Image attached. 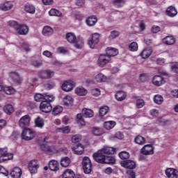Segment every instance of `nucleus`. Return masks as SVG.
<instances>
[{
	"mask_svg": "<svg viewBox=\"0 0 178 178\" xmlns=\"http://www.w3.org/2000/svg\"><path fill=\"white\" fill-rule=\"evenodd\" d=\"M99 42V34L94 33L92 35L91 38L88 41V44L89 45L90 48H95V45Z\"/></svg>",
	"mask_w": 178,
	"mask_h": 178,
	"instance_id": "nucleus-11",
	"label": "nucleus"
},
{
	"mask_svg": "<svg viewBox=\"0 0 178 178\" xmlns=\"http://www.w3.org/2000/svg\"><path fill=\"white\" fill-rule=\"evenodd\" d=\"M3 92L7 94V95H12L15 94V90L12 87H4Z\"/></svg>",
	"mask_w": 178,
	"mask_h": 178,
	"instance_id": "nucleus-50",
	"label": "nucleus"
},
{
	"mask_svg": "<svg viewBox=\"0 0 178 178\" xmlns=\"http://www.w3.org/2000/svg\"><path fill=\"white\" fill-rule=\"evenodd\" d=\"M95 79L97 83H102L104 81H106V76L102 73H99L95 76Z\"/></svg>",
	"mask_w": 178,
	"mask_h": 178,
	"instance_id": "nucleus-39",
	"label": "nucleus"
},
{
	"mask_svg": "<svg viewBox=\"0 0 178 178\" xmlns=\"http://www.w3.org/2000/svg\"><path fill=\"white\" fill-rule=\"evenodd\" d=\"M13 8V4L10 1H7L0 5L1 10H10Z\"/></svg>",
	"mask_w": 178,
	"mask_h": 178,
	"instance_id": "nucleus-28",
	"label": "nucleus"
},
{
	"mask_svg": "<svg viewBox=\"0 0 178 178\" xmlns=\"http://www.w3.org/2000/svg\"><path fill=\"white\" fill-rule=\"evenodd\" d=\"M63 111V108H62V106H56L53 108L52 114L54 115H59V113H62Z\"/></svg>",
	"mask_w": 178,
	"mask_h": 178,
	"instance_id": "nucleus-48",
	"label": "nucleus"
},
{
	"mask_svg": "<svg viewBox=\"0 0 178 178\" xmlns=\"http://www.w3.org/2000/svg\"><path fill=\"white\" fill-rule=\"evenodd\" d=\"M129 51H137V49H138V44H137V42H133L129 44Z\"/></svg>",
	"mask_w": 178,
	"mask_h": 178,
	"instance_id": "nucleus-54",
	"label": "nucleus"
},
{
	"mask_svg": "<svg viewBox=\"0 0 178 178\" xmlns=\"http://www.w3.org/2000/svg\"><path fill=\"white\" fill-rule=\"evenodd\" d=\"M92 133L94 134V136H99L104 134V131L101 128L93 127L92 129Z\"/></svg>",
	"mask_w": 178,
	"mask_h": 178,
	"instance_id": "nucleus-43",
	"label": "nucleus"
},
{
	"mask_svg": "<svg viewBox=\"0 0 178 178\" xmlns=\"http://www.w3.org/2000/svg\"><path fill=\"white\" fill-rule=\"evenodd\" d=\"M15 31L21 35H26L29 33V26L24 24H19Z\"/></svg>",
	"mask_w": 178,
	"mask_h": 178,
	"instance_id": "nucleus-18",
	"label": "nucleus"
},
{
	"mask_svg": "<svg viewBox=\"0 0 178 178\" xmlns=\"http://www.w3.org/2000/svg\"><path fill=\"white\" fill-rule=\"evenodd\" d=\"M56 86V83L54 81H50L47 83L44 84V88L47 90H52Z\"/></svg>",
	"mask_w": 178,
	"mask_h": 178,
	"instance_id": "nucleus-52",
	"label": "nucleus"
},
{
	"mask_svg": "<svg viewBox=\"0 0 178 178\" xmlns=\"http://www.w3.org/2000/svg\"><path fill=\"white\" fill-rule=\"evenodd\" d=\"M82 165L84 173H86V175H90V173L92 172V163H91V160L89 157L85 156L83 159Z\"/></svg>",
	"mask_w": 178,
	"mask_h": 178,
	"instance_id": "nucleus-3",
	"label": "nucleus"
},
{
	"mask_svg": "<svg viewBox=\"0 0 178 178\" xmlns=\"http://www.w3.org/2000/svg\"><path fill=\"white\" fill-rule=\"evenodd\" d=\"M10 175L12 178H20L22 177V169L19 167L14 168L10 172Z\"/></svg>",
	"mask_w": 178,
	"mask_h": 178,
	"instance_id": "nucleus-19",
	"label": "nucleus"
},
{
	"mask_svg": "<svg viewBox=\"0 0 178 178\" xmlns=\"http://www.w3.org/2000/svg\"><path fill=\"white\" fill-rule=\"evenodd\" d=\"M154 101L155 104H157L158 105L162 104V102H163V97L161 95H156L154 97Z\"/></svg>",
	"mask_w": 178,
	"mask_h": 178,
	"instance_id": "nucleus-47",
	"label": "nucleus"
},
{
	"mask_svg": "<svg viewBox=\"0 0 178 178\" xmlns=\"http://www.w3.org/2000/svg\"><path fill=\"white\" fill-rule=\"evenodd\" d=\"M118 155L120 159H129L130 158V154L126 151L120 152Z\"/></svg>",
	"mask_w": 178,
	"mask_h": 178,
	"instance_id": "nucleus-51",
	"label": "nucleus"
},
{
	"mask_svg": "<svg viewBox=\"0 0 178 178\" xmlns=\"http://www.w3.org/2000/svg\"><path fill=\"white\" fill-rule=\"evenodd\" d=\"M121 166L126 169H135L136 163L131 160H125L121 162Z\"/></svg>",
	"mask_w": 178,
	"mask_h": 178,
	"instance_id": "nucleus-15",
	"label": "nucleus"
},
{
	"mask_svg": "<svg viewBox=\"0 0 178 178\" xmlns=\"http://www.w3.org/2000/svg\"><path fill=\"white\" fill-rule=\"evenodd\" d=\"M8 26H10V27H13L15 30H17V27L19 26V24H17L15 21H9L8 22Z\"/></svg>",
	"mask_w": 178,
	"mask_h": 178,
	"instance_id": "nucleus-60",
	"label": "nucleus"
},
{
	"mask_svg": "<svg viewBox=\"0 0 178 178\" xmlns=\"http://www.w3.org/2000/svg\"><path fill=\"white\" fill-rule=\"evenodd\" d=\"M86 22L88 26H89L90 27H92V26H95V23H97V19L95 16H91L89 17Z\"/></svg>",
	"mask_w": 178,
	"mask_h": 178,
	"instance_id": "nucleus-32",
	"label": "nucleus"
},
{
	"mask_svg": "<svg viewBox=\"0 0 178 178\" xmlns=\"http://www.w3.org/2000/svg\"><path fill=\"white\" fill-rule=\"evenodd\" d=\"M166 13L170 17H175V16L177 15V10H176V8L171 6L167 8Z\"/></svg>",
	"mask_w": 178,
	"mask_h": 178,
	"instance_id": "nucleus-26",
	"label": "nucleus"
},
{
	"mask_svg": "<svg viewBox=\"0 0 178 178\" xmlns=\"http://www.w3.org/2000/svg\"><path fill=\"white\" fill-rule=\"evenodd\" d=\"M35 124L36 127H40V129H42V127H44V120L40 117H38L35 120Z\"/></svg>",
	"mask_w": 178,
	"mask_h": 178,
	"instance_id": "nucleus-45",
	"label": "nucleus"
},
{
	"mask_svg": "<svg viewBox=\"0 0 178 178\" xmlns=\"http://www.w3.org/2000/svg\"><path fill=\"white\" fill-rule=\"evenodd\" d=\"M119 54V51H118V49H115L113 47H108L106 49V55L107 56H109L110 59L113 58V56H116Z\"/></svg>",
	"mask_w": 178,
	"mask_h": 178,
	"instance_id": "nucleus-21",
	"label": "nucleus"
},
{
	"mask_svg": "<svg viewBox=\"0 0 178 178\" xmlns=\"http://www.w3.org/2000/svg\"><path fill=\"white\" fill-rule=\"evenodd\" d=\"M72 151L76 155H81L84 152V146L79 143L74 144L72 147Z\"/></svg>",
	"mask_w": 178,
	"mask_h": 178,
	"instance_id": "nucleus-16",
	"label": "nucleus"
},
{
	"mask_svg": "<svg viewBox=\"0 0 178 178\" xmlns=\"http://www.w3.org/2000/svg\"><path fill=\"white\" fill-rule=\"evenodd\" d=\"M49 168L52 172H58L59 170V163L55 160H51L49 163Z\"/></svg>",
	"mask_w": 178,
	"mask_h": 178,
	"instance_id": "nucleus-23",
	"label": "nucleus"
},
{
	"mask_svg": "<svg viewBox=\"0 0 178 178\" xmlns=\"http://www.w3.org/2000/svg\"><path fill=\"white\" fill-rule=\"evenodd\" d=\"M63 178H74V172L72 170H67L63 173Z\"/></svg>",
	"mask_w": 178,
	"mask_h": 178,
	"instance_id": "nucleus-37",
	"label": "nucleus"
},
{
	"mask_svg": "<svg viewBox=\"0 0 178 178\" xmlns=\"http://www.w3.org/2000/svg\"><path fill=\"white\" fill-rule=\"evenodd\" d=\"M115 126H116V122L115 121H106L104 123V127L106 130H112Z\"/></svg>",
	"mask_w": 178,
	"mask_h": 178,
	"instance_id": "nucleus-31",
	"label": "nucleus"
},
{
	"mask_svg": "<svg viewBox=\"0 0 178 178\" xmlns=\"http://www.w3.org/2000/svg\"><path fill=\"white\" fill-rule=\"evenodd\" d=\"M57 51H58V54H67V52H69V51L66 49V48H65V47H58V48L57 49Z\"/></svg>",
	"mask_w": 178,
	"mask_h": 178,
	"instance_id": "nucleus-62",
	"label": "nucleus"
},
{
	"mask_svg": "<svg viewBox=\"0 0 178 178\" xmlns=\"http://www.w3.org/2000/svg\"><path fill=\"white\" fill-rule=\"evenodd\" d=\"M151 54H152V49H145L141 53H140V56L143 59H147V58H149L151 56Z\"/></svg>",
	"mask_w": 178,
	"mask_h": 178,
	"instance_id": "nucleus-34",
	"label": "nucleus"
},
{
	"mask_svg": "<svg viewBox=\"0 0 178 178\" xmlns=\"http://www.w3.org/2000/svg\"><path fill=\"white\" fill-rule=\"evenodd\" d=\"M3 111L5 113H7V115H12L13 112H15V108H13V106L12 104H6L3 107Z\"/></svg>",
	"mask_w": 178,
	"mask_h": 178,
	"instance_id": "nucleus-35",
	"label": "nucleus"
},
{
	"mask_svg": "<svg viewBox=\"0 0 178 178\" xmlns=\"http://www.w3.org/2000/svg\"><path fill=\"white\" fill-rule=\"evenodd\" d=\"M49 14L50 16H57L58 17L62 16V13L55 8L51 9L49 12Z\"/></svg>",
	"mask_w": 178,
	"mask_h": 178,
	"instance_id": "nucleus-49",
	"label": "nucleus"
},
{
	"mask_svg": "<svg viewBox=\"0 0 178 178\" xmlns=\"http://www.w3.org/2000/svg\"><path fill=\"white\" fill-rule=\"evenodd\" d=\"M119 31H113L111 33V35L109 36L110 40H115L116 37H119Z\"/></svg>",
	"mask_w": 178,
	"mask_h": 178,
	"instance_id": "nucleus-58",
	"label": "nucleus"
},
{
	"mask_svg": "<svg viewBox=\"0 0 178 178\" xmlns=\"http://www.w3.org/2000/svg\"><path fill=\"white\" fill-rule=\"evenodd\" d=\"M139 80H140V81H142V83H144L145 81H147L148 80V75H147V74H140Z\"/></svg>",
	"mask_w": 178,
	"mask_h": 178,
	"instance_id": "nucleus-59",
	"label": "nucleus"
},
{
	"mask_svg": "<svg viewBox=\"0 0 178 178\" xmlns=\"http://www.w3.org/2000/svg\"><path fill=\"white\" fill-rule=\"evenodd\" d=\"M73 44L75 48L77 49H81V48L84 47V39L82 38H78Z\"/></svg>",
	"mask_w": 178,
	"mask_h": 178,
	"instance_id": "nucleus-25",
	"label": "nucleus"
},
{
	"mask_svg": "<svg viewBox=\"0 0 178 178\" xmlns=\"http://www.w3.org/2000/svg\"><path fill=\"white\" fill-rule=\"evenodd\" d=\"M35 137V132L30 128H24L21 134V138L25 141H31Z\"/></svg>",
	"mask_w": 178,
	"mask_h": 178,
	"instance_id": "nucleus-2",
	"label": "nucleus"
},
{
	"mask_svg": "<svg viewBox=\"0 0 178 178\" xmlns=\"http://www.w3.org/2000/svg\"><path fill=\"white\" fill-rule=\"evenodd\" d=\"M35 101L36 102H44L45 101L51 102L54 101V97L52 95L37 93L34 96Z\"/></svg>",
	"mask_w": 178,
	"mask_h": 178,
	"instance_id": "nucleus-4",
	"label": "nucleus"
},
{
	"mask_svg": "<svg viewBox=\"0 0 178 178\" xmlns=\"http://www.w3.org/2000/svg\"><path fill=\"white\" fill-rule=\"evenodd\" d=\"M71 162L72 161L69 157H64L60 160V163L63 168H67V166L70 165Z\"/></svg>",
	"mask_w": 178,
	"mask_h": 178,
	"instance_id": "nucleus-36",
	"label": "nucleus"
},
{
	"mask_svg": "<svg viewBox=\"0 0 178 178\" xmlns=\"http://www.w3.org/2000/svg\"><path fill=\"white\" fill-rule=\"evenodd\" d=\"M72 141L74 143V144H76V143H79V141H81V136L79 134L74 135L72 137Z\"/></svg>",
	"mask_w": 178,
	"mask_h": 178,
	"instance_id": "nucleus-55",
	"label": "nucleus"
},
{
	"mask_svg": "<svg viewBox=\"0 0 178 178\" xmlns=\"http://www.w3.org/2000/svg\"><path fill=\"white\" fill-rule=\"evenodd\" d=\"M56 133H63V134H69L70 133V127H65L63 128L56 129Z\"/></svg>",
	"mask_w": 178,
	"mask_h": 178,
	"instance_id": "nucleus-42",
	"label": "nucleus"
},
{
	"mask_svg": "<svg viewBox=\"0 0 178 178\" xmlns=\"http://www.w3.org/2000/svg\"><path fill=\"white\" fill-rule=\"evenodd\" d=\"M9 76L11 80L14 81V83H16L17 84H22L23 79L20 77V75H19V73L16 72H9Z\"/></svg>",
	"mask_w": 178,
	"mask_h": 178,
	"instance_id": "nucleus-13",
	"label": "nucleus"
},
{
	"mask_svg": "<svg viewBox=\"0 0 178 178\" xmlns=\"http://www.w3.org/2000/svg\"><path fill=\"white\" fill-rule=\"evenodd\" d=\"M171 69L172 72H174V73H178V63H176L175 64L172 65Z\"/></svg>",
	"mask_w": 178,
	"mask_h": 178,
	"instance_id": "nucleus-64",
	"label": "nucleus"
},
{
	"mask_svg": "<svg viewBox=\"0 0 178 178\" xmlns=\"http://www.w3.org/2000/svg\"><path fill=\"white\" fill-rule=\"evenodd\" d=\"M116 152V149L111 147H104V148L98 150L96 153H94L92 156L94 161L97 163H105V158L106 155H113Z\"/></svg>",
	"mask_w": 178,
	"mask_h": 178,
	"instance_id": "nucleus-1",
	"label": "nucleus"
},
{
	"mask_svg": "<svg viewBox=\"0 0 178 178\" xmlns=\"http://www.w3.org/2000/svg\"><path fill=\"white\" fill-rule=\"evenodd\" d=\"M10 159H13V154L8 152V148L0 149V163H2L5 161H10Z\"/></svg>",
	"mask_w": 178,
	"mask_h": 178,
	"instance_id": "nucleus-6",
	"label": "nucleus"
},
{
	"mask_svg": "<svg viewBox=\"0 0 178 178\" xmlns=\"http://www.w3.org/2000/svg\"><path fill=\"white\" fill-rule=\"evenodd\" d=\"M38 168H40V165L35 160L30 161L28 164V169L31 175H35L38 170Z\"/></svg>",
	"mask_w": 178,
	"mask_h": 178,
	"instance_id": "nucleus-12",
	"label": "nucleus"
},
{
	"mask_svg": "<svg viewBox=\"0 0 178 178\" xmlns=\"http://www.w3.org/2000/svg\"><path fill=\"white\" fill-rule=\"evenodd\" d=\"M54 74H55V72L54 71L46 70L40 71L38 74V76L40 79H42V80H48L49 79H52Z\"/></svg>",
	"mask_w": 178,
	"mask_h": 178,
	"instance_id": "nucleus-7",
	"label": "nucleus"
},
{
	"mask_svg": "<svg viewBox=\"0 0 178 178\" xmlns=\"http://www.w3.org/2000/svg\"><path fill=\"white\" fill-rule=\"evenodd\" d=\"M76 120L81 126H86V121L84 120V118H83V115L78 114L76 115Z\"/></svg>",
	"mask_w": 178,
	"mask_h": 178,
	"instance_id": "nucleus-53",
	"label": "nucleus"
},
{
	"mask_svg": "<svg viewBox=\"0 0 178 178\" xmlns=\"http://www.w3.org/2000/svg\"><path fill=\"white\" fill-rule=\"evenodd\" d=\"M165 175L168 178H177L178 171L174 168H167L165 170Z\"/></svg>",
	"mask_w": 178,
	"mask_h": 178,
	"instance_id": "nucleus-17",
	"label": "nucleus"
},
{
	"mask_svg": "<svg viewBox=\"0 0 178 178\" xmlns=\"http://www.w3.org/2000/svg\"><path fill=\"white\" fill-rule=\"evenodd\" d=\"M88 92V91L83 87H79L75 89V93L79 95V97H85V95H87Z\"/></svg>",
	"mask_w": 178,
	"mask_h": 178,
	"instance_id": "nucleus-29",
	"label": "nucleus"
},
{
	"mask_svg": "<svg viewBox=\"0 0 178 178\" xmlns=\"http://www.w3.org/2000/svg\"><path fill=\"white\" fill-rule=\"evenodd\" d=\"M82 115L83 118H93L94 117V111L91 109L83 108Z\"/></svg>",
	"mask_w": 178,
	"mask_h": 178,
	"instance_id": "nucleus-30",
	"label": "nucleus"
},
{
	"mask_svg": "<svg viewBox=\"0 0 178 178\" xmlns=\"http://www.w3.org/2000/svg\"><path fill=\"white\" fill-rule=\"evenodd\" d=\"M25 12L28 13L34 14L35 13V7L31 4H27L24 7Z\"/></svg>",
	"mask_w": 178,
	"mask_h": 178,
	"instance_id": "nucleus-40",
	"label": "nucleus"
},
{
	"mask_svg": "<svg viewBox=\"0 0 178 178\" xmlns=\"http://www.w3.org/2000/svg\"><path fill=\"white\" fill-rule=\"evenodd\" d=\"M91 94L93 97H99L101 95V90L99 88H94L91 90Z\"/></svg>",
	"mask_w": 178,
	"mask_h": 178,
	"instance_id": "nucleus-56",
	"label": "nucleus"
},
{
	"mask_svg": "<svg viewBox=\"0 0 178 178\" xmlns=\"http://www.w3.org/2000/svg\"><path fill=\"white\" fill-rule=\"evenodd\" d=\"M115 98L117 101L121 102L127 98V94L123 90H119L115 93Z\"/></svg>",
	"mask_w": 178,
	"mask_h": 178,
	"instance_id": "nucleus-22",
	"label": "nucleus"
},
{
	"mask_svg": "<svg viewBox=\"0 0 178 178\" xmlns=\"http://www.w3.org/2000/svg\"><path fill=\"white\" fill-rule=\"evenodd\" d=\"M163 42L166 45H173L176 42V39L173 36H166L163 39Z\"/></svg>",
	"mask_w": 178,
	"mask_h": 178,
	"instance_id": "nucleus-27",
	"label": "nucleus"
},
{
	"mask_svg": "<svg viewBox=\"0 0 178 178\" xmlns=\"http://www.w3.org/2000/svg\"><path fill=\"white\" fill-rule=\"evenodd\" d=\"M65 38L67 40V41L68 42H70V44H73L74 42H75L76 41V35H74V33H68L66 34L65 35Z\"/></svg>",
	"mask_w": 178,
	"mask_h": 178,
	"instance_id": "nucleus-33",
	"label": "nucleus"
},
{
	"mask_svg": "<svg viewBox=\"0 0 178 178\" xmlns=\"http://www.w3.org/2000/svg\"><path fill=\"white\" fill-rule=\"evenodd\" d=\"M140 151L143 155H152L154 154V146L152 145H146Z\"/></svg>",
	"mask_w": 178,
	"mask_h": 178,
	"instance_id": "nucleus-14",
	"label": "nucleus"
},
{
	"mask_svg": "<svg viewBox=\"0 0 178 178\" xmlns=\"http://www.w3.org/2000/svg\"><path fill=\"white\" fill-rule=\"evenodd\" d=\"M30 120H31L30 115H26L22 116L19 120V127L22 129H27V127L30 124Z\"/></svg>",
	"mask_w": 178,
	"mask_h": 178,
	"instance_id": "nucleus-8",
	"label": "nucleus"
},
{
	"mask_svg": "<svg viewBox=\"0 0 178 178\" xmlns=\"http://www.w3.org/2000/svg\"><path fill=\"white\" fill-rule=\"evenodd\" d=\"M134 141L138 145H143V144H145V138L139 135L134 138Z\"/></svg>",
	"mask_w": 178,
	"mask_h": 178,
	"instance_id": "nucleus-41",
	"label": "nucleus"
},
{
	"mask_svg": "<svg viewBox=\"0 0 178 178\" xmlns=\"http://www.w3.org/2000/svg\"><path fill=\"white\" fill-rule=\"evenodd\" d=\"M111 58L106 54H100L97 59V65L99 67H105L108 63H111Z\"/></svg>",
	"mask_w": 178,
	"mask_h": 178,
	"instance_id": "nucleus-5",
	"label": "nucleus"
},
{
	"mask_svg": "<svg viewBox=\"0 0 178 178\" xmlns=\"http://www.w3.org/2000/svg\"><path fill=\"white\" fill-rule=\"evenodd\" d=\"M115 138H118V140H122L123 138V134H122V132L118 131L117 133H115V134L114 135Z\"/></svg>",
	"mask_w": 178,
	"mask_h": 178,
	"instance_id": "nucleus-63",
	"label": "nucleus"
},
{
	"mask_svg": "<svg viewBox=\"0 0 178 178\" xmlns=\"http://www.w3.org/2000/svg\"><path fill=\"white\" fill-rule=\"evenodd\" d=\"M53 101H44L40 104V109L42 112L44 113H49L51 111H52V106L51 105V102Z\"/></svg>",
	"mask_w": 178,
	"mask_h": 178,
	"instance_id": "nucleus-10",
	"label": "nucleus"
},
{
	"mask_svg": "<svg viewBox=\"0 0 178 178\" xmlns=\"http://www.w3.org/2000/svg\"><path fill=\"white\" fill-rule=\"evenodd\" d=\"M145 105V103L144 102V100L141 99H138L136 100V106L138 108H143Z\"/></svg>",
	"mask_w": 178,
	"mask_h": 178,
	"instance_id": "nucleus-57",
	"label": "nucleus"
},
{
	"mask_svg": "<svg viewBox=\"0 0 178 178\" xmlns=\"http://www.w3.org/2000/svg\"><path fill=\"white\" fill-rule=\"evenodd\" d=\"M74 101L73 97H72L70 95H67L63 99V102L65 106H73Z\"/></svg>",
	"mask_w": 178,
	"mask_h": 178,
	"instance_id": "nucleus-24",
	"label": "nucleus"
},
{
	"mask_svg": "<svg viewBox=\"0 0 178 178\" xmlns=\"http://www.w3.org/2000/svg\"><path fill=\"white\" fill-rule=\"evenodd\" d=\"M109 112V107H108L107 106H104L100 108L99 113V116H105V115H106V113H108Z\"/></svg>",
	"mask_w": 178,
	"mask_h": 178,
	"instance_id": "nucleus-46",
	"label": "nucleus"
},
{
	"mask_svg": "<svg viewBox=\"0 0 178 178\" xmlns=\"http://www.w3.org/2000/svg\"><path fill=\"white\" fill-rule=\"evenodd\" d=\"M116 162V160L113 156H109L108 155H106L105 161L104 163L108 165H113Z\"/></svg>",
	"mask_w": 178,
	"mask_h": 178,
	"instance_id": "nucleus-44",
	"label": "nucleus"
},
{
	"mask_svg": "<svg viewBox=\"0 0 178 178\" xmlns=\"http://www.w3.org/2000/svg\"><path fill=\"white\" fill-rule=\"evenodd\" d=\"M151 116H153L154 118H156V116H158V115H159V111H158V110L156 109H152L149 112Z\"/></svg>",
	"mask_w": 178,
	"mask_h": 178,
	"instance_id": "nucleus-61",
	"label": "nucleus"
},
{
	"mask_svg": "<svg viewBox=\"0 0 178 178\" xmlns=\"http://www.w3.org/2000/svg\"><path fill=\"white\" fill-rule=\"evenodd\" d=\"M54 33V29L51 28V26H44L42 30V34L44 35L48 36V35H52V33Z\"/></svg>",
	"mask_w": 178,
	"mask_h": 178,
	"instance_id": "nucleus-38",
	"label": "nucleus"
},
{
	"mask_svg": "<svg viewBox=\"0 0 178 178\" xmlns=\"http://www.w3.org/2000/svg\"><path fill=\"white\" fill-rule=\"evenodd\" d=\"M152 83L154 86L159 87L162 86V84H165V79L161 76L156 75L153 77Z\"/></svg>",
	"mask_w": 178,
	"mask_h": 178,
	"instance_id": "nucleus-20",
	"label": "nucleus"
},
{
	"mask_svg": "<svg viewBox=\"0 0 178 178\" xmlns=\"http://www.w3.org/2000/svg\"><path fill=\"white\" fill-rule=\"evenodd\" d=\"M74 87H76V83L72 80H68L63 83L61 88L63 90V91L69 92L72 91Z\"/></svg>",
	"mask_w": 178,
	"mask_h": 178,
	"instance_id": "nucleus-9",
	"label": "nucleus"
}]
</instances>
